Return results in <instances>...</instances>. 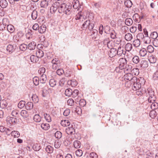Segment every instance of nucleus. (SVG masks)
Masks as SVG:
<instances>
[{
	"label": "nucleus",
	"instance_id": "f257e3e1",
	"mask_svg": "<svg viewBox=\"0 0 158 158\" xmlns=\"http://www.w3.org/2000/svg\"><path fill=\"white\" fill-rule=\"evenodd\" d=\"M58 12L60 14L64 13L69 17H71L73 14L72 10V5L69 3H63L59 4Z\"/></svg>",
	"mask_w": 158,
	"mask_h": 158
},
{
	"label": "nucleus",
	"instance_id": "f03ea898",
	"mask_svg": "<svg viewBox=\"0 0 158 158\" xmlns=\"http://www.w3.org/2000/svg\"><path fill=\"white\" fill-rule=\"evenodd\" d=\"M143 81V83L142 81H141L142 83H144L145 81H144V79L143 78L140 77V78L138 79H137V81H135V82H132V84H131L132 85V89L134 91H136L137 90H138V91L136 92L137 94L138 95H141L143 94V91H139L140 89V88L141 87V83L139 82L140 81Z\"/></svg>",
	"mask_w": 158,
	"mask_h": 158
},
{
	"label": "nucleus",
	"instance_id": "7ed1b4c3",
	"mask_svg": "<svg viewBox=\"0 0 158 158\" xmlns=\"http://www.w3.org/2000/svg\"><path fill=\"white\" fill-rule=\"evenodd\" d=\"M125 73H126V74L124 76L125 80H127L130 81L131 84H132L133 82L137 81V78L133 76V75L131 73L127 72Z\"/></svg>",
	"mask_w": 158,
	"mask_h": 158
},
{
	"label": "nucleus",
	"instance_id": "20e7f679",
	"mask_svg": "<svg viewBox=\"0 0 158 158\" xmlns=\"http://www.w3.org/2000/svg\"><path fill=\"white\" fill-rule=\"evenodd\" d=\"M52 68L54 70L57 69L60 66V61L58 58L53 59L52 61Z\"/></svg>",
	"mask_w": 158,
	"mask_h": 158
},
{
	"label": "nucleus",
	"instance_id": "39448f33",
	"mask_svg": "<svg viewBox=\"0 0 158 158\" xmlns=\"http://www.w3.org/2000/svg\"><path fill=\"white\" fill-rule=\"evenodd\" d=\"M118 63L119 64V68L121 70L123 69L127 65V60L125 58H121L118 61Z\"/></svg>",
	"mask_w": 158,
	"mask_h": 158
},
{
	"label": "nucleus",
	"instance_id": "423d86ee",
	"mask_svg": "<svg viewBox=\"0 0 158 158\" xmlns=\"http://www.w3.org/2000/svg\"><path fill=\"white\" fill-rule=\"evenodd\" d=\"M82 26L85 28L88 27L89 30H92L94 27V23H90L89 20H87L82 25Z\"/></svg>",
	"mask_w": 158,
	"mask_h": 158
},
{
	"label": "nucleus",
	"instance_id": "0eeeda50",
	"mask_svg": "<svg viewBox=\"0 0 158 158\" xmlns=\"http://www.w3.org/2000/svg\"><path fill=\"white\" fill-rule=\"evenodd\" d=\"M59 2H56L52 5V6L50 7V12L51 13H55L57 10L58 12V9L59 8Z\"/></svg>",
	"mask_w": 158,
	"mask_h": 158
},
{
	"label": "nucleus",
	"instance_id": "6e6552de",
	"mask_svg": "<svg viewBox=\"0 0 158 158\" xmlns=\"http://www.w3.org/2000/svg\"><path fill=\"white\" fill-rule=\"evenodd\" d=\"M6 120L8 124L10 125H13L15 124L17 122V119L16 118L13 117H7Z\"/></svg>",
	"mask_w": 158,
	"mask_h": 158
},
{
	"label": "nucleus",
	"instance_id": "1a4fd4ad",
	"mask_svg": "<svg viewBox=\"0 0 158 158\" xmlns=\"http://www.w3.org/2000/svg\"><path fill=\"white\" fill-rule=\"evenodd\" d=\"M143 32L144 35H145V36L144 37V42L145 44H150L151 40L150 39V38L148 36V33L146 29H143Z\"/></svg>",
	"mask_w": 158,
	"mask_h": 158
},
{
	"label": "nucleus",
	"instance_id": "9d476101",
	"mask_svg": "<svg viewBox=\"0 0 158 158\" xmlns=\"http://www.w3.org/2000/svg\"><path fill=\"white\" fill-rule=\"evenodd\" d=\"M73 7L74 9L79 10L81 8V5L80 4L78 0H74L73 2Z\"/></svg>",
	"mask_w": 158,
	"mask_h": 158
},
{
	"label": "nucleus",
	"instance_id": "9b49d317",
	"mask_svg": "<svg viewBox=\"0 0 158 158\" xmlns=\"http://www.w3.org/2000/svg\"><path fill=\"white\" fill-rule=\"evenodd\" d=\"M117 55L119 56L124 55L126 53V52L124 51L123 48L121 47H119L117 50Z\"/></svg>",
	"mask_w": 158,
	"mask_h": 158
},
{
	"label": "nucleus",
	"instance_id": "f8f14e48",
	"mask_svg": "<svg viewBox=\"0 0 158 158\" xmlns=\"http://www.w3.org/2000/svg\"><path fill=\"white\" fill-rule=\"evenodd\" d=\"M65 131L68 135L74 134L75 133V129L72 127H69L67 128Z\"/></svg>",
	"mask_w": 158,
	"mask_h": 158
},
{
	"label": "nucleus",
	"instance_id": "ddd939ff",
	"mask_svg": "<svg viewBox=\"0 0 158 158\" xmlns=\"http://www.w3.org/2000/svg\"><path fill=\"white\" fill-rule=\"evenodd\" d=\"M108 54L110 57L113 58L117 54V49L114 48H111Z\"/></svg>",
	"mask_w": 158,
	"mask_h": 158
},
{
	"label": "nucleus",
	"instance_id": "4468645a",
	"mask_svg": "<svg viewBox=\"0 0 158 158\" xmlns=\"http://www.w3.org/2000/svg\"><path fill=\"white\" fill-rule=\"evenodd\" d=\"M157 58L155 55H152L149 56L148 58V60L151 63H155L156 60Z\"/></svg>",
	"mask_w": 158,
	"mask_h": 158
},
{
	"label": "nucleus",
	"instance_id": "2eb2a0df",
	"mask_svg": "<svg viewBox=\"0 0 158 158\" xmlns=\"http://www.w3.org/2000/svg\"><path fill=\"white\" fill-rule=\"evenodd\" d=\"M132 44L130 43H127L124 46V48L127 51L129 52L132 49Z\"/></svg>",
	"mask_w": 158,
	"mask_h": 158
},
{
	"label": "nucleus",
	"instance_id": "dca6fc26",
	"mask_svg": "<svg viewBox=\"0 0 158 158\" xmlns=\"http://www.w3.org/2000/svg\"><path fill=\"white\" fill-rule=\"evenodd\" d=\"M36 45L35 43L32 41L29 43L27 46V48L30 50H33L35 48Z\"/></svg>",
	"mask_w": 158,
	"mask_h": 158
},
{
	"label": "nucleus",
	"instance_id": "f3484780",
	"mask_svg": "<svg viewBox=\"0 0 158 158\" xmlns=\"http://www.w3.org/2000/svg\"><path fill=\"white\" fill-rule=\"evenodd\" d=\"M46 26L45 25H42L38 29L39 32L41 34H43L46 31Z\"/></svg>",
	"mask_w": 158,
	"mask_h": 158
},
{
	"label": "nucleus",
	"instance_id": "a211bd4d",
	"mask_svg": "<svg viewBox=\"0 0 158 158\" xmlns=\"http://www.w3.org/2000/svg\"><path fill=\"white\" fill-rule=\"evenodd\" d=\"M8 5V2L6 0H1L0 1V6L2 8H6Z\"/></svg>",
	"mask_w": 158,
	"mask_h": 158
},
{
	"label": "nucleus",
	"instance_id": "6ab92c4d",
	"mask_svg": "<svg viewBox=\"0 0 158 158\" xmlns=\"http://www.w3.org/2000/svg\"><path fill=\"white\" fill-rule=\"evenodd\" d=\"M36 54L38 58H41L43 56L44 53L43 51L39 49L36 51Z\"/></svg>",
	"mask_w": 158,
	"mask_h": 158
},
{
	"label": "nucleus",
	"instance_id": "aec40b11",
	"mask_svg": "<svg viewBox=\"0 0 158 158\" xmlns=\"http://www.w3.org/2000/svg\"><path fill=\"white\" fill-rule=\"evenodd\" d=\"M139 53L140 56L144 57L147 55V53L146 49L144 48H143L140 50Z\"/></svg>",
	"mask_w": 158,
	"mask_h": 158
},
{
	"label": "nucleus",
	"instance_id": "412c9836",
	"mask_svg": "<svg viewBox=\"0 0 158 158\" xmlns=\"http://www.w3.org/2000/svg\"><path fill=\"white\" fill-rule=\"evenodd\" d=\"M133 23V20L130 18H127L125 20V24L128 26H131Z\"/></svg>",
	"mask_w": 158,
	"mask_h": 158
},
{
	"label": "nucleus",
	"instance_id": "4be33fe9",
	"mask_svg": "<svg viewBox=\"0 0 158 158\" xmlns=\"http://www.w3.org/2000/svg\"><path fill=\"white\" fill-rule=\"evenodd\" d=\"M132 68V66L130 64H127L125 67V69H124V71L125 73H128L129 72L131 71V69Z\"/></svg>",
	"mask_w": 158,
	"mask_h": 158
},
{
	"label": "nucleus",
	"instance_id": "5701e85b",
	"mask_svg": "<svg viewBox=\"0 0 158 158\" xmlns=\"http://www.w3.org/2000/svg\"><path fill=\"white\" fill-rule=\"evenodd\" d=\"M140 66L142 68H147L148 66V62L145 60H142L141 61Z\"/></svg>",
	"mask_w": 158,
	"mask_h": 158
},
{
	"label": "nucleus",
	"instance_id": "b1692460",
	"mask_svg": "<svg viewBox=\"0 0 158 158\" xmlns=\"http://www.w3.org/2000/svg\"><path fill=\"white\" fill-rule=\"evenodd\" d=\"M45 150L48 153H51L53 152L54 148L52 146L48 145L46 146Z\"/></svg>",
	"mask_w": 158,
	"mask_h": 158
},
{
	"label": "nucleus",
	"instance_id": "393cba45",
	"mask_svg": "<svg viewBox=\"0 0 158 158\" xmlns=\"http://www.w3.org/2000/svg\"><path fill=\"white\" fill-rule=\"evenodd\" d=\"M33 103L29 102H27L25 105V107L27 110H30L33 108Z\"/></svg>",
	"mask_w": 158,
	"mask_h": 158
},
{
	"label": "nucleus",
	"instance_id": "a878e982",
	"mask_svg": "<svg viewBox=\"0 0 158 158\" xmlns=\"http://www.w3.org/2000/svg\"><path fill=\"white\" fill-rule=\"evenodd\" d=\"M61 124L63 127H67L70 124L69 121L68 120H62L60 123Z\"/></svg>",
	"mask_w": 158,
	"mask_h": 158
},
{
	"label": "nucleus",
	"instance_id": "bb28decb",
	"mask_svg": "<svg viewBox=\"0 0 158 158\" xmlns=\"http://www.w3.org/2000/svg\"><path fill=\"white\" fill-rule=\"evenodd\" d=\"M41 127L44 130H47L50 128V126L49 124L47 123H43L41 124Z\"/></svg>",
	"mask_w": 158,
	"mask_h": 158
},
{
	"label": "nucleus",
	"instance_id": "cd10ccee",
	"mask_svg": "<svg viewBox=\"0 0 158 158\" xmlns=\"http://www.w3.org/2000/svg\"><path fill=\"white\" fill-rule=\"evenodd\" d=\"M34 120L36 122H40L41 121V117L38 114H35L33 118Z\"/></svg>",
	"mask_w": 158,
	"mask_h": 158
},
{
	"label": "nucleus",
	"instance_id": "c85d7f7f",
	"mask_svg": "<svg viewBox=\"0 0 158 158\" xmlns=\"http://www.w3.org/2000/svg\"><path fill=\"white\" fill-rule=\"evenodd\" d=\"M133 44L134 46L135 47L137 48L139 47L140 44V40L137 39L134 40L133 42Z\"/></svg>",
	"mask_w": 158,
	"mask_h": 158
},
{
	"label": "nucleus",
	"instance_id": "c756f323",
	"mask_svg": "<svg viewBox=\"0 0 158 158\" xmlns=\"http://www.w3.org/2000/svg\"><path fill=\"white\" fill-rule=\"evenodd\" d=\"M48 5V2L46 0H44L42 1L40 4L41 7L43 8L46 7Z\"/></svg>",
	"mask_w": 158,
	"mask_h": 158
},
{
	"label": "nucleus",
	"instance_id": "7c9ffc66",
	"mask_svg": "<svg viewBox=\"0 0 158 158\" xmlns=\"http://www.w3.org/2000/svg\"><path fill=\"white\" fill-rule=\"evenodd\" d=\"M133 38L132 35L130 33L126 34L125 36V40L127 41H131Z\"/></svg>",
	"mask_w": 158,
	"mask_h": 158
},
{
	"label": "nucleus",
	"instance_id": "2f4dec72",
	"mask_svg": "<svg viewBox=\"0 0 158 158\" xmlns=\"http://www.w3.org/2000/svg\"><path fill=\"white\" fill-rule=\"evenodd\" d=\"M72 90L70 88L66 89L65 91V95L67 96L70 97L72 95Z\"/></svg>",
	"mask_w": 158,
	"mask_h": 158
},
{
	"label": "nucleus",
	"instance_id": "473e14b6",
	"mask_svg": "<svg viewBox=\"0 0 158 158\" xmlns=\"http://www.w3.org/2000/svg\"><path fill=\"white\" fill-rule=\"evenodd\" d=\"M132 2L130 0H126L124 2V5L127 8H130L131 7Z\"/></svg>",
	"mask_w": 158,
	"mask_h": 158
},
{
	"label": "nucleus",
	"instance_id": "72a5a7b5",
	"mask_svg": "<svg viewBox=\"0 0 158 158\" xmlns=\"http://www.w3.org/2000/svg\"><path fill=\"white\" fill-rule=\"evenodd\" d=\"M21 115L24 118H27L29 116L28 112L26 110H22L20 113Z\"/></svg>",
	"mask_w": 158,
	"mask_h": 158
},
{
	"label": "nucleus",
	"instance_id": "f704fd0d",
	"mask_svg": "<svg viewBox=\"0 0 158 158\" xmlns=\"http://www.w3.org/2000/svg\"><path fill=\"white\" fill-rule=\"evenodd\" d=\"M56 81L54 79H51L49 81V84L50 86L53 87L56 85Z\"/></svg>",
	"mask_w": 158,
	"mask_h": 158
},
{
	"label": "nucleus",
	"instance_id": "c9c22d12",
	"mask_svg": "<svg viewBox=\"0 0 158 158\" xmlns=\"http://www.w3.org/2000/svg\"><path fill=\"white\" fill-rule=\"evenodd\" d=\"M11 135L14 138H18L20 136V133L19 131H12L11 132Z\"/></svg>",
	"mask_w": 158,
	"mask_h": 158
},
{
	"label": "nucleus",
	"instance_id": "e433bc0d",
	"mask_svg": "<svg viewBox=\"0 0 158 158\" xmlns=\"http://www.w3.org/2000/svg\"><path fill=\"white\" fill-rule=\"evenodd\" d=\"M38 58L37 56H35L33 55H31L30 57L31 61L33 63H36L38 60Z\"/></svg>",
	"mask_w": 158,
	"mask_h": 158
},
{
	"label": "nucleus",
	"instance_id": "4c0bfd02",
	"mask_svg": "<svg viewBox=\"0 0 158 158\" xmlns=\"http://www.w3.org/2000/svg\"><path fill=\"white\" fill-rule=\"evenodd\" d=\"M158 36V35L156 32L154 31L152 32L150 35V38H151L154 40L156 39Z\"/></svg>",
	"mask_w": 158,
	"mask_h": 158
},
{
	"label": "nucleus",
	"instance_id": "58836bf2",
	"mask_svg": "<svg viewBox=\"0 0 158 158\" xmlns=\"http://www.w3.org/2000/svg\"><path fill=\"white\" fill-rule=\"evenodd\" d=\"M132 61L135 64H137L139 61L140 59L139 57L137 56H135L132 58Z\"/></svg>",
	"mask_w": 158,
	"mask_h": 158
},
{
	"label": "nucleus",
	"instance_id": "ea45409f",
	"mask_svg": "<svg viewBox=\"0 0 158 158\" xmlns=\"http://www.w3.org/2000/svg\"><path fill=\"white\" fill-rule=\"evenodd\" d=\"M68 84H70L72 87H74L77 84V82L75 80L69 81H68Z\"/></svg>",
	"mask_w": 158,
	"mask_h": 158
},
{
	"label": "nucleus",
	"instance_id": "a19ab883",
	"mask_svg": "<svg viewBox=\"0 0 158 158\" xmlns=\"http://www.w3.org/2000/svg\"><path fill=\"white\" fill-rule=\"evenodd\" d=\"M7 29L9 32L13 33L15 31L14 27L11 25H9L7 27Z\"/></svg>",
	"mask_w": 158,
	"mask_h": 158
},
{
	"label": "nucleus",
	"instance_id": "79ce46f5",
	"mask_svg": "<svg viewBox=\"0 0 158 158\" xmlns=\"http://www.w3.org/2000/svg\"><path fill=\"white\" fill-rule=\"evenodd\" d=\"M47 78L46 75H41L40 78V81L41 83L44 84L45 83L46 81Z\"/></svg>",
	"mask_w": 158,
	"mask_h": 158
},
{
	"label": "nucleus",
	"instance_id": "37998d69",
	"mask_svg": "<svg viewBox=\"0 0 158 158\" xmlns=\"http://www.w3.org/2000/svg\"><path fill=\"white\" fill-rule=\"evenodd\" d=\"M150 117L152 118H154L157 114L156 112L154 110H151L149 113Z\"/></svg>",
	"mask_w": 158,
	"mask_h": 158
},
{
	"label": "nucleus",
	"instance_id": "c03bdc74",
	"mask_svg": "<svg viewBox=\"0 0 158 158\" xmlns=\"http://www.w3.org/2000/svg\"><path fill=\"white\" fill-rule=\"evenodd\" d=\"M31 98L32 101L35 103H37L38 102L39 100V98L38 97L36 94H33L31 97Z\"/></svg>",
	"mask_w": 158,
	"mask_h": 158
},
{
	"label": "nucleus",
	"instance_id": "a18cd8bd",
	"mask_svg": "<svg viewBox=\"0 0 158 158\" xmlns=\"http://www.w3.org/2000/svg\"><path fill=\"white\" fill-rule=\"evenodd\" d=\"M44 116L45 119L48 122H50L51 121V118L49 114L45 113L44 114Z\"/></svg>",
	"mask_w": 158,
	"mask_h": 158
},
{
	"label": "nucleus",
	"instance_id": "49530a36",
	"mask_svg": "<svg viewBox=\"0 0 158 158\" xmlns=\"http://www.w3.org/2000/svg\"><path fill=\"white\" fill-rule=\"evenodd\" d=\"M37 16V12L35 10H34L31 13V18L33 20L35 19Z\"/></svg>",
	"mask_w": 158,
	"mask_h": 158
},
{
	"label": "nucleus",
	"instance_id": "de8ad7c7",
	"mask_svg": "<svg viewBox=\"0 0 158 158\" xmlns=\"http://www.w3.org/2000/svg\"><path fill=\"white\" fill-rule=\"evenodd\" d=\"M6 50L9 52H12L14 50L13 46L11 44L8 45L7 47Z\"/></svg>",
	"mask_w": 158,
	"mask_h": 158
},
{
	"label": "nucleus",
	"instance_id": "09e8293b",
	"mask_svg": "<svg viewBox=\"0 0 158 158\" xmlns=\"http://www.w3.org/2000/svg\"><path fill=\"white\" fill-rule=\"evenodd\" d=\"M27 48V45L24 44H21L19 46L20 49L22 51L26 50Z\"/></svg>",
	"mask_w": 158,
	"mask_h": 158
},
{
	"label": "nucleus",
	"instance_id": "8fccbe9b",
	"mask_svg": "<svg viewBox=\"0 0 158 158\" xmlns=\"http://www.w3.org/2000/svg\"><path fill=\"white\" fill-rule=\"evenodd\" d=\"M17 35L18 37V38L16 39L17 41H19V38H22L24 35V33L22 31H19L17 34Z\"/></svg>",
	"mask_w": 158,
	"mask_h": 158
},
{
	"label": "nucleus",
	"instance_id": "3c124183",
	"mask_svg": "<svg viewBox=\"0 0 158 158\" xmlns=\"http://www.w3.org/2000/svg\"><path fill=\"white\" fill-rule=\"evenodd\" d=\"M132 74H134L135 75H138L139 73V69L137 68H134L131 71Z\"/></svg>",
	"mask_w": 158,
	"mask_h": 158
},
{
	"label": "nucleus",
	"instance_id": "603ef678",
	"mask_svg": "<svg viewBox=\"0 0 158 158\" xmlns=\"http://www.w3.org/2000/svg\"><path fill=\"white\" fill-rule=\"evenodd\" d=\"M151 107L153 110L157 109L158 108V104L156 102H153L151 105Z\"/></svg>",
	"mask_w": 158,
	"mask_h": 158
},
{
	"label": "nucleus",
	"instance_id": "864d4df0",
	"mask_svg": "<svg viewBox=\"0 0 158 158\" xmlns=\"http://www.w3.org/2000/svg\"><path fill=\"white\" fill-rule=\"evenodd\" d=\"M7 104L5 100H2L0 102V106L2 108H4L6 107Z\"/></svg>",
	"mask_w": 158,
	"mask_h": 158
},
{
	"label": "nucleus",
	"instance_id": "5fc2aeb1",
	"mask_svg": "<svg viewBox=\"0 0 158 158\" xmlns=\"http://www.w3.org/2000/svg\"><path fill=\"white\" fill-rule=\"evenodd\" d=\"M55 136L56 138L59 139L61 138L62 134L60 131H57L55 133Z\"/></svg>",
	"mask_w": 158,
	"mask_h": 158
},
{
	"label": "nucleus",
	"instance_id": "6e6d98bb",
	"mask_svg": "<svg viewBox=\"0 0 158 158\" xmlns=\"http://www.w3.org/2000/svg\"><path fill=\"white\" fill-rule=\"evenodd\" d=\"M74 147L76 148H79L80 147L81 143L79 141L76 140L73 143Z\"/></svg>",
	"mask_w": 158,
	"mask_h": 158
},
{
	"label": "nucleus",
	"instance_id": "4d7b16f0",
	"mask_svg": "<svg viewBox=\"0 0 158 158\" xmlns=\"http://www.w3.org/2000/svg\"><path fill=\"white\" fill-rule=\"evenodd\" d=\"M25 104V102L24 101H20L18 104V107L19 108L21 109L23 108Z\"/></svg>",
	"mask_w": 158,
	"mask_h": 158
},
{
	"label": "nucleus",
	"instance_id": "13d9d810",
	"mask_svg": "<svg viewBox=\"0 0 158 158\" xmlns=\"http://www.w3.org/2000/svg\"><path fill=\"white\" fill-rule=\"evenodd\" d=\"M33 148L35 151H38L41 149V147L39 144H36L33 145Z\"/></svg>",
	"mask_w": 158,
	"mask_h": 158
},
{
	"label": "nucleus",
	"instance_id": "bf43d9fd",
	"mask_svg": "<svg viewBox=\"0 0 158 158\" xmlns=\"http://www.w3.org/2000/svg\"><path fill=\"white\" fill-rule=\"evenodd\" d=\"M72 95L71 96L73 98H75L76 97L78 94L79 93V91L77 89H75L73 91H72Z\"/></svg>",
	"mask_w": 158,
	"mask_h": 158
},
{
	"label": "nucleus",
	"instance_id": "052dcab7",
	"mask_svg": "<svg viewBox=\"0 0 158 158\" xmlns=\"http://www.w3.org/2000/svg\"><path fill=\"white\" fill-rule=\"evenodd\" d=\"M110 34L111 38L114 39L116 38V33L114 30H112Z\"/></svg>",
	"mask_w": 158,
	"mask_h": 158
},
{
	"label": "nucleus",
	"instance_id": "680f3d73",
	"mask_svg": "<svg viewBox=\"0 0 158 158\" xmlns=\"http://www.w3.org/2000/svg\"><path fill=\"white\" fill-rule=\"evenodd\" d=\"M147 50L149 53H152L154 51V48L152 45H149L147 47Z\"/></svg>",
	"mask_w": 158,
	"mask_h": 158
},
{
	"label": "nucleus",
	"instance_id": "e2e57ef3",
	"mask_svg": "<svg viewBox=\"0 0 158 158\" xmlns=\"http://www.w3.org/2000/svg\"><path fill=\"white\" fill-rule=\"evenodd\" d=\"M45 72V69L44 67L41 68L38 70L39 73L40 74L41 76L43 75H45V74H44Z\"/></svg>",
	"mask_w": 158,
	"mask_h": 158
},
{
	"label": "nucleus",
	"instance_id": "0e129e2a",
	"mask_svg": "<svg viewBox=\"0 0 158 158\" xmlns=\"http://www.w3.org/2000/svg\"><path fill=\"white\" fill-rule=\"evenodd\" d=\"M75 154L77 156L80 157L82 155V151L81 149H77L75 152Z\"/></svg>",
	"mask_w": 158,
	"mask_h": 158
},
{
	"label": "nucleus",
	"instance_id": "69168bd1",
	"mask_svg": "<svg viewBox=\"0 0 158 158\" xmlns=\"http://www.w3.org/2000/svg\"><path fill=\"white\" fill-rule=\"evenodd\" d=\"M39 78L37 77H35L33 78V82L35 85H37L39 83Z\"/></svg>",
	"mask_w": 158,
	"mask_h": 158
},
{
	"label": "nucleus",
	"instance_id": "338daca9",
	"mask_svg": "<svg viewBox=\"0 0 158 158\" xmlns=\"http://www.w3.org/2000/svg\"><path fill=\"white\" fill-rule=\"evenodd\" d=\"M104 31L105 32L106 34H110V28L109 26L106 25L104 27Z\"/></svg>",
	"mask_w": 158,
	"mask_h": 158
},
{
	"label": "nucleus",
	"instance_id": "774afa93",
	"mask_svg": "<svg viewBox=\"0 0 158 158\" xmlns=\"http://www.w3.org/2000/svg\"><path fill=\"white\" fill-rule=\"evenodd\" d=\"M67 103L70 106H73L74 105V101L72 99H69L67 101Z\"/></svg>",
	"mask_w": 158,
	"mask_h": 158
}]
</instances>
